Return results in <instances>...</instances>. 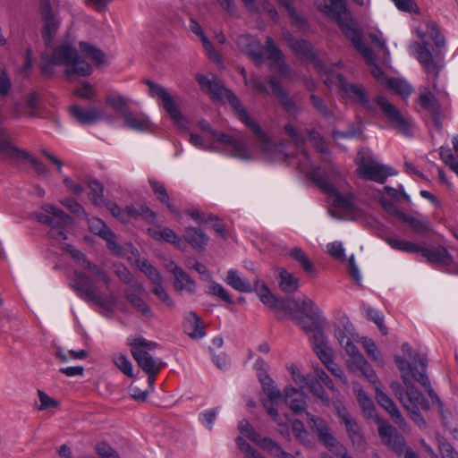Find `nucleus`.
<instances>
[{
    "label": "nucleus",
    "mask_w": 458,
    "mask_h": 458,
    "mask_svg": "<svg viewBox=\"0 0 458 458\" xmlns=\"http://www.w3.org/2000/svg\"><path fill=\"white\" fill-rule=\"evenodd\" d=\"M79 48L80 54L74 39L67 37L53 50L51 57H43L42 70L49 74L55 65L64 66L65 76L72 79L73 75L86 77L93 72V67L86 58H89L97 65L106 63L105 54L89 43L80 42Z\"/></svg>",
    "instance_id": "nucleus-1"
},
{
    "label": "nucleus",
    "mask_w": 458,
    "mask_h": 458,
    "mask_svg": "<svg viewBox=\"0 0 458 458\" xmlns=\"http://www.w3.org/2000/svg\"><path fill=\"white\" fill-rule=\"evenodd\" d=\"M335 407L338 416L344 423L349 437H351L352 443L358 445L359 446L361 445V444L363 443V438L359 432L358 425L355 423V421L352 420L351 416L349 415L348 411L345 410L344 407H343L339 403H335Z\"/></svg>",
    "instance_id": "nucleus-34"
},
{
    "label": "nucleus",
    "mask_w": 458,
    "mask_h": 458,
    "mask_svg": "<svg viewBox=\"0 0 458 458\" xmlns=\"http://www.w3.org/2000/svg\"><path fill=\"white\" fill-rule=\"evenodd\" d=\"M412 31L420 41L411 43L409 52L421 64L428 78L432 76V86L437 89L435 79L443 67L445 38L437 26L430 21L420 22Z\"/></svg>",
    "instance_id": "nucleus-3"
},
{
    "label": "nucleus",
    "mask_w": 458,
    "mask_h": 458,
    "mask_svg": "<svg viewBox=\"0 0 458 458\" xmlns=\"http://www.w3.org/2000/svg\"><path fill=\"white\" fill-rule=\"evenodd\" d=\"M360 343L370 360H375L377 362H383L380 351L378 350L377 346L376 345L375 342L372 339L368 337H362L360 339Z\"/></svg>",
    "instance_id": "nucleus-51"
},
{
    "label": "nucleus",
    "mask_w": 458,
    "mask_h": 458,
    "mask_svg": "<svg viewBox=\"0 0 458 458\" xmlns=\"http://www.w3.org/2000/svg\"><path fill=\"white\" fill-rule=\"evenodd\" d=\"M183 328L192 339H200L206 335L200 318L193 311L185 314Z\"/></svg>",
    "instance_id": "nucleus-35"
},
{
    "label": "nucleus",
    "mask_w": 458,
    "mask_h": 458,
    "mask_svg": "<svg viewBox=\"0 0 458 458\" xmlns=\"http://www.w3.org/2000/svg\"><path fill=\"white\" fill-rule=\"evenodd\" d=\"M189 28L196 36H198L200 38L201 43L209 57L218 61L217 53L214 49L212 44L209 42L208 38L205 36L199 23L195 20L191 19Z\"/></svg>",
    "instance_id": "nucleus-43"
},
{
    "label": "nucleus",
    "mask_w": 458,
    "mask_h": 458,
    "mask_svg": "<svg viewBox=\"0 0 458 458\" xmlns=\"http://www.w3.org/2000/svg\"><path fill=\"white\" fill-rule=\"evenodd\" d=\"M420 369H417L413 368L410 363H406L405 360L400 357L395 358V362L398 369L402 373L404 385L407 387V398L410 408H419L424 406V398L420 391L415 389L413 386H410V378L413 377L420 382L426 389H428V394L432 400H437V394L430 388V383L425 374V369L427 366L426 360L421 357L419 359Z\"/></svg>",
    "instance_id": "nucleus-10"
},
{
    "label": "nucleus",
    "mask_w": 458,
    "mask_h": 458,
    "mask_svg": "<svg viewBox=\"0 0 458 458\" xmlns=\"http://www.w3.org/2000/svg\"><path fill=\"white\" fill-rule=\"evenodd\" d=\"M293 432L301 444L306 446L313 445V439L301 420H294L292 423Z\"/></svg>",
    "instance_id": "nucleus-47"
},
{
    "label": "nucleus",
    "mask_w": 458,
    "mask_h": 458,
    "mask_svg": "<svg viewBox=\"0 0 458 458\" xmlns=\"http://www.w3.org/2000/svg\"><path fill=\"white\" fill-rule=\"evenodd\" d=\"M136 293H126V297L128 301L136 308L141 314L147 318L151 317L152 312L151 309L145 303V301L139 295L143 292V286L135 282L131 286Z\"/></svg>",
    "instance_id": "nucleus-39"
},
{
    "label": "nucleus",
    "mask_w": 458,
    "mask_h": 458,
    "mask_svg": "<svg viewBox=\"0 0 458 458\" xmlns=\"http://www.w3.org/2000/svg\"><path fill=\"white\" fill-rule=\"evenodd\" d=\"M239 49L250 55L256 62H261L264 55L266 58L271 59L279 68L282 73L284 72V64L282 54L270 37L267 38L266 48L260 47L259 42L250 35H242L237 39Z\"/></svg>",
    "instance_id": "nucleus-12"
},
{
    "label": "nucleus",
    "mask_w": 458,
    "mask_h": 458,
    "mask_svg": "<svg viewBox=\"0 0 458 458\" xmlns=\"http://www.w3.org/2000/svg\"><path fill=\"white\" fill-rule=\"evenodd\" d=\"M148 232L151 238L157 242H165L171 243L180 250L185 248V242L183 239L179 236L174 230L168 227H163L159 230L148 229Z\"/></svg>",
    "instance_id": "nucleus-33"
},
{
    "label": "nucleus",
    "mask_w": 458,
    "mask_h": 458,
    "mask_svg": "<svg viewBox=\"0 0 458 458\" xmlns=\"http://www.w3.org/2000/svg\"><path fill=\"white\" fill-rule=\"evenodd\" d=\"M139 269L146 275L153 284V293L167 307H173L174 301L164 286V279L156 267L148 260L139 259L137 261Z\"/></svg>",
    "instance_id": "nucleus-21"
},
{
    "label": "nucleus",
    "mask_w": 458,
    "mask_h": 458,
    "mask_svg": "<svg viewBox=\"0 0 458 458\" xmlns=\"http://www.w3.org/2000/svg\"><path fill=\"white\" fill-rule=\"evenodd\" d=\"M236 444L239 449L245 454L242 458H264L263 455L254 450L242 437H238L236 438Z\"/></svg>",
    "instance_id": "nucleus-61"
},
{
    "label": "nucleus",
    "mask_w": 458,
    "mask_h": 458,
    "mask_svg": "<svg viewBox=\"0 0 458 458\" xmlns=\"http://www.w3.org/2000/svg\"><path fill=\"white\" fill-rule=\"evenodd\" d=\"M395 7L404 13H420L419 6L416 4V3L413 0H391Z\"/></svg>",
    "instance_id": "nucleus-62"
},
{
    "label": "nucleus",
    "mask_w": 458,
    "mask_h": 458,
    "mask_svg": "<svg viewBox=\"0 0 458 458\" xmlns=\"http://www.w3.org/2000/svg\"><path fill=\"white\" fill-rule=\"evenodd\" d=\"M353 391L364 416L369 419H374L378 423V434L382 441L398 454H403L404 458H418L417 455L406 446L403 438L397 434L395 428L376 414L373 401L366 394L361 387L360 386H353Z\"/></svg>",
    "instance_id": "nucleus-8"
},
{
    "label": "nucleus",
    "mask_w": 458,
    "mask_h": 458,
    "mask_svg": "<svg viewBox=\"0 0 458 458\" xmlns=\"http://www.w3.org/2000/svg\"><path fill=\"white\" fill-rule=\"evenodd\" d=\"M38 108V95L34 92L28 95L25 105L14 104L13 116L15 119L22 116H34Z\"/></svg>",
    "instance_id": "nucleus-38"
},
{
    "label": "nucleus",
    "mask_w": 458,
    "mask_h": 458,
    "mask_svg": "<svg viewBox=\"0 0 458 458\" xmlns=\"http://www.w3.org/2000/svg\"><path fill=\"white\" fill-rule=\"evenodd\" d=\"M376 103L380 107L386 121L391 127L398 130L403 134H409L411 128L409 122L401 114L398 109L392 105L385 97L378 96Z\"/></svg>",
    "instance_id": "nucleus-24"
},
{
    "label": "nucleus",
    "mask_w": 458,
    "mask_h": 458,
    "mask_svg": "<svg viewBox=\"0 0 458 458\" xmlns=\"http://www.w3.org/2000/svg\"><path fill=\"white\" fill-rule=\"evenodd\" d=\"M269 84L272 89V93L276 95L280 100V102L290 110L292 106V101L287 97L284 89L277 83V81L274 78H271L269 81Z\"/></svg>",
    "instance_id": "nucleus-59"
},
{
    "label": "nucleus",
    "mask_w": 458,
    "mask_h": 458,
    "mask_svg": "<svg viewBox=\"0 0 458 458\" xmlns=\"http://www.w3.org/2000/svg\"><path fill=\"white\" fill-rule=\"evenodd\" d=\"M307 422L311 430L318 435L319 440L323 442L326 446L333 448L336 445V439L330 433L327 423L323 419L308 412Z\"/></svg>",
    "instance_id": "nucleus-29"
},
{
    "label": "nucleus",
    "mask_w": 458,
    "mask_h": 458,
    "mask_svg": "<svg viewBox=\"0 0 458 458\" xmlns=\"http://www.w3.org/2000/svg\"><path fill=\"white\" fill-rule=\"evenodd\" d=\"M358 174L360 177L383 183L387 177L394 175L393 168L378 163L368 148L359 151L357 156Z\"/></svg>",
    "instance_id": "nucleus-16"
},
{
    "label": "nucleus",
    "mask_w": 458,
    "mask_h": 458,
    "mask_svg": "<svg viewBox=\"0 0 458 458\" xmlns=\"http://www.w3.org/2000/svg\"><path fill=\"white\" fill-rule=\"evenodd\" d=\"M422 254L428 261L433 263H440L448 266L453 262V258L450 256L447 250L443 247L423 250Z\"/></svg>",
    "instance_id": "nucleus-42"
},
{
    "label": "nucleus",
    "mask_w": 458,
    "mask_h": 458,
    "mask_svg": "<svg viewBox=\"0 0 458 458\" xmlns=\"http://www.w3.org/2000/svg\"><path fill=\"white\" fill-rule=\"evenodd\" d=\"M376 198L389 215L405 222H411L410 217L401 212L395 205V201L398 199V191L396 189L386 186L383 188V191H380Z\"/></svg>",
    "instance_id": "nucleus-25"
},
{
    "label": "nucleus",
    "mask_w": 458,
    "mask_h": 458,
    "mask_svg": "<svg viewBox=\"0 0 458 458\" xmlns=\"http://www.w3.org/2000/svg\"><path fill=\"white\" fill-rule=\"evenodd\" d=\"M279 285L285 293H293L299 287V279L292 273L283 269L279 274Z\"/></svg>",
    "instance_id": "nucleus-46"
},
{
    "label": "nucleus",
    "mask_w": 458,
    "mask_h": 458,
    "mask_svg": "<svg viewBox=\"0 0 458 458\" xmlns=\"http://www.w3.org/2000/svg\"><path fill=\"white\" fill-rule=\"evenodd\" d=\"M124 125L133 131L145 132L153 130V123L145 114L127 112L123 114Z\"/></svg>",
    "instance_id": "nucleus-31"
},
{
    "label": "nucleus",
    "mask_w": 458,
    "mask_h": 458,
    "mask_svg": "<svg viewBox=\"0 0 458 458\" xmlns=\"http://www.w3.org/2000/svg\"><path fill=\"white\" fill-rule=\"evenodd\" d=\"M38 396L39 401L38 410L45 411L50 408H55L59 405L57 400L50 397L42 390H38Z\"/></svg>",
    "instance_id": "nucleus-63"
},
{
    "label": "nucleus",
    "mask_w": 458,
    "mask_h": 458,
    "mask_svg": "<svg viewBox=\"0 0 458 458\" xmlns=\"http://www.w3.org/2000/svg\"><path fill=\"white\" fill-rule=\"evenodd\" d=\"M289 256L298 262L307 273L312 275L316 273L314 266L301 249L297 247L292 249L289 251Z\"/></svg>",
    "instance_id": "nucleus-48"
},
{
    "label": "nucleus",
    "mask_w": 458,
    "mask_h": 458,
    "mask_svg": "<svg viewBox=\"0 0 458 458\" xmlns=\"http://www.w3.org/2000/svg\"><path fill=\"white\" fill-rule=\"evenodd\" d=\"M284 402L293 413H301L307 408L306 398L301 389L298 390L293 386H287L284 390Z\"/></svg>",
    "instance_id": "nucleus-32"
},
{
    "label": "nucleus",
    "mask_w": 458,
    "mask_h": 458,
    "mask_svg": "<svg viewBox=\"0 0 458 458\" xmlns=\"http://www.w3.org/2000/svg\"><path fill=\"white\" fill-rule=\"evenodd\" d=\"M96 451L102 458H120L118 453L106 442L98 444Z\"/></svg>",
    "instance_id": "nucleus-64"
},
{
    "label": "nucleus",
    "mask_w": 458,
    "mask_h": 458,
    "mask_svg": "<svg viewBox=\"0 0 458 458\" xmlns=\"http://www.w3.org/2000/svg\"><path fill=\"white\" fill-rule=\"evenodd\" d=\"M318 7L327 15L335 19L344 35L352 42L357 51L371 60V51L361 41L360 32L357 30L354 21L347 11L345 0H324L317 4Z\"/></svg>",
    "instance_id": "nucleus-9"
},
{
    "label": "nucleus",
    "mask_w": 458,
    "mask_h": 458,
    "mask_svg": "<svg viewBox=\"0 0 458 458\" xmlns=\"http://www.w3.org/2000/svg\"><path fill=\"white\" fill-rule=\"evenodd\" d=\"M370 51H372L370 49ZM371 60H369L367 57H364L370 66V72L374 76V78L382 84H386L390 89H392L394 93L400 95L402 98H408L412 92V87L404 80L399 78H390L388 79L384 72L381 71L379 67H377L375 64V55L373 52H371Z\"/></svg>",
    "instance_id": "nucleus-23"
},
{
    "label": "nucleus",
    "mask_w": 458,
    "mask_h": 458,
    "mask_svg": "<svg viewBox=\"0 0 458 458\" xmlns=\"http://www.w3.org/2000/svg\"><path fill=\"white\" fill-rule=\"evenodd\" d=\"M253 290L263 304L277 313L289 314L303 331L308 330L310 324L326 321L320 309L307 296L277 299L267 284L259 281L256 282Z\"/></svg>",
    "instance_id": "nucleus-4"
},
{
    "label": "nucleus",
    "mask_w": 458,
    "mask_h": 458,
    "mask_svg": "<svg viewBox=\"0 0 458 458\" xmlns=\"http://www.w3.org/2000/svg\"><path fill=\"white\" fill-rule=\"evenodd\" d=\"M284 38L291 49L297 55L309 57L311 55L310 44L305 40L294 39L289 32H284Z\"/></svg>",
    "instance_id": "nucleus-45"
},
{
    "label": "nucleus",
    "mask_w": 458,
    "mask_h": 458,
    "mask_svg": "<svg viewBox=\"0 0 458 458\" xmlns=\"http://www.w3.org/2000/svg\"><path fill=\"white\" fill-rule=\"evenodd\" d=\"M126 341L132 357L144 372L158 373L160 371L161 362L148 353L149 351L156 349L155 342L148 341L140 335L129 336Z\"/></svg>",
    "instance_id": "nucleus-14"
},
{
    "label": "nucleus",
    "mask_w": 458,
    "mask_h": 458,
    "mask_svg": "<svg viewBox=\"0 0 458 458\" xmlns=\"http://www.w3.org/2000/svg\"><path fill=\"white\" fill-rule=\"evenodd\" d=\"M167 270L174 275V288L180 293H193L196 291L195 282L175 263L166 265Z\"/></svg>",
    "instance_id": "nucleus-28"
},
{
    "label": "nucleus",
    "mask_w": 458,
    "mask_h": 458,
    "mask_svg": "<svg viewBox=\"0 0 458 458\" xmlns=\"http://www.w3.org/2000/svg\"><path fill=\"white\" fill-rule=\"evenodd\" d=\"M45 20V38L47 42H50L52 37L55 35L59 27H60V20L57 19L54 14L49 16L43 17Z\"/></svg>",
    "instance_id": "nucleus-52"
},
{
    "label": "nucleus",
    "mask_w": 458,
    "mask_h": 458,
    "mask_svg": "<svg viewBox=\"0 0 458 458\" xmlns=\"http://www.w3.org/2000/svg\"><path fill=\"white\" fill-rule=\"evenodd\" d=\"M65 248L75 261L81 264L84 268H87L92 276H96L95 282L82 273L75 271L74 278L70 283L71 287L77 291L80 295L86 296L91 301L98 302V293L100 292L99 285L103 284L107 287L110 283V278L103 270L86 260L84 255L81 251L68 244H65Z\"/></svg>",
    "instance_id": "nucleus-6"
},
{
    "label": "nucleus",
    "mask_w": 458,
    "mask_h": 458,
    "mask_svg": "<svg viewBox=\"0 0 458 458\" xmlns=\"http://www.w3.org/2000/svg\"><path fill=\"white\" fill-rule=\"evenodd\" d=\"M0 154L17 161H27L38 174H47L46 166L29 152L15 148L8 140L5 131L0 126Z\"/></svg>",
    "instance_id": "nucleus-19"
},
{
    "label": "nucleus",
    "mask_w": 458,
    "mask_h": 458,
    "mask_svg": "<svg viewBox=\"0 0 458 458\" xmlns=\"http://www.w3.org/2000/svg\"><path fill=\"white\" fill-rule=\"evenodd\" d=\"M145 83L148 88L149 97L158 101V104L167 112L175 124L184 126L185 119L180 111L176 98L168 89L154 81L148 80Z\"/></svg>",
    "instance_id": "nucleus-18"
},
{
    "label": "nucleus",
    "mask_w": 458,
    "mask_h": 458,
    "mask_svg": "<svg viewBox=\"0 0 458 458\" xmlns=\"http://www.w3.org/2000/svg\"><path fill=\"white\" fill-rule=\"evenodd\" d=\"M183 241L187 242L194 250L201 251L208 243L209 237L199 228L187 227L183 235Z\"/></svg>",
    "instance_id": "nucleus-36"
},
{
    "label": "nucleus",
    "mask_w": 458,
    "mask_h": 458,
    "mask_svg": "<svg viewBox=\"0 0 458 458\" xmlns=\"http://www.w3.org/2000/svg\"><path fill=\"white\" fill-rule=\"evenodd\" d=\"M114 365L126 377H132L133 365L125 353L115 352L111 354Z\"/></svg>",
    "instance_id": "nucleus-44"
},
{
    "label": "nucleus",
    "mask_w": 458,
    "mask_h": 458,
    "mask_svg": "<svg viewBox=\"0 0 458 458\" xmlns=\"http://www.w3.org/2000/svg\"><path fill=\"white\" fill-rule=\"evenodd\" d=\"M286 369L290 373L293 381L300 387V389H303L305 386L308 385V379L304 377L298 367L293 363H289L286 365Z\"/></svg>",
    "instance_id": "nucleus-60"
},
{
    "label": "nucleus",
    "mask_w": 458,
    "mask_h": 458,
    "mask_svg": "<svg viewBox=\"0 0 458 458\" xmlns=\"http://www.w3.org/2000/svg\"><path fill=\"white\" fill-rule=\"evenodd\" d=\"M238 430L241 437H245L254 444L259 440L260 435L255 430L252 425L247 420H242L238 423Z\"/></svg>",
    "instance_id": "nucleus-54"
},
{
    "label": "nucleus",
    "mask_w": 458,
    "mask_h": 458,
    "mask_svg": "<svg viewBox=\"0 0 458 458\" xmlns=\"http://www.w3.org/2000/svg\"><path fill=\"white\" fill-rule=\"evenodd\" d=\"M88 224L91 233L100 236L106 241L108 249L116 255H121L122 250L118 243L115 242V235L102 220L93 217L89 219Z\"/></svg>",
    "instance_id": "nucleus-27"
},
{
    "label": "nucleus",
    "mask_w": 458,
    "mask_h": 458,
    "mask_svg": "<svg viewBox=\"0 0 458 458\" xmlns=\"http://www.w3.org/2000/svg\"><path fill=\"white\" fill-rule=\"evenodd\" d=\"M139 269L146 275L153 284V293L167 307H173L174 301L164 286V279L156 267L148 260L139 259L137 261Z\"/></svg>",
    "instance_id": "nucleus-22"
},
{
    "label": "nucleus",
    "mask_w": 458,
    "mask_h": 458,
    "mask_svg": "<svg viewBox=\"0 0 458 458\" xmlns=\"http://www.w3.org/2000/svg\"><path fill=\"white\" fill-rule=\"evenodd\" d=\"M199 127L205 131H210L214 140L221 142L225 145V149L234 157H238L243 160L251 159L253 157L252 153L249 148L238 140L216 131H213L210 125L206 121L199 122Z\"/></svg>",
    "instance_id": "nucleus-20"
},
{
    "label": "nucleus",
    "mask_w": 458,
    "mask_h": 458,
    "mask_svg": "<svg viewBox=\"0 0 458 458\" xmlns=\"http://www.w3.org/2000/svg\"><path fill=\"white\" fill-rule=\"evenodd\" d=\"M386 242L393 249L404 252H418L420 250L419 245L404 240H399L392 237L385 239Z\"/></svg>",
    "instance_id": "nucleus-50"
},
{
    "label": "nucleus",
    "mask_w": 458,
    "mask_h": 458,
    "mask_svg": "<svg viewBox=\"0 0 458 458\" xmlns=\"http://www.w3.org/2000/svg\"><path fill=\"white\" fill-rule=\"evenodd\" d=\"M106 102L114 110L123 114L127 113L129 99L119 93H111L106 96Z\"/></svg>",
    "instance_id": "nucleus-49"
},
{
    "label": "nucleus",
    "mask_w": 458,
    "mask_h": 458,
    "mask_svg": "<svg viewBox=\"0 0 458 458\" xmlns=\"http://www.w3.org/2000/svg\"><path fill=\"white\" fill-rule=\"evenodd\" d=\"M320 72L328 88H336L343 92L345 98L364 106H369V98L361 86L348 83L342 75L333 70L321 67Z\"/></svg>",
    "instance_id": "nucleus-17"
},
{
    "label": "nucleus",
    "mask_w": 458,
    "mask_h": 458,
    "mask_svg": "<svg viewBox=\"0 0 458 458\" xmlns=\"http://www.w3.org/2000/svg\"><path fill=\"white\" fill-rule=\"evenodd\" d=\"M225 282L238 292L250 293L253 290L250 282L242 277L236 269L228 270Z\"/></svg>",
    "instance_id": "nucleus-40"
},
{
    "label": "nucleus",
    "mask_w": 458,
    "mask_h": 458,
    "mask_svg": "<svg viewBox=\"0 0 458 458\" xmlns=\"http://www.w3.org/2000/svg\"><path fill=\"white\" fill-rule=\"evenodd\" d=\"M297 166L299 170L307 176L312 178L317 184L328 195V201L335 208L350 213L348 218L354 211L353 198L349 191V187L336 186L327 177L321 175L319 168L315 167L310 161L306 152L301 151L298 154Z\"/></svg>",
    "instance_id": "nucleus-5"
},
{
    "label": "nucleus",
    "mask_w": 458,
    "mask_h": 458,
    "mask_svg": "<svg viewBox=\"0 0 458 458\" xmlns=\"http://www.w3.org/2000/svg\"><path fill=\"white\" fill-rule=\"evenodd\" d=\"M369 382L375 387L376 398L378 404L388 412V414L391 416L394 423H396L399 427L403 428L404 426V420L402 417L394 403L379 389L377 377L376 376L375 383L372 381Z\"/></svg>",
    "instance_id": "nucleus-30"
},
{
    "label": "nucleus",
    "mask_w": 458,
    "mask_h": 458,
    "mask_svg": "<svg viewBox=\"0 0 458 458\" xmlns=\"http://www.w3.org/2000/svg\"><path fill=\"white\" fill-rule=\"evenodd\" d=\"M106 208L114 217L123 223H127L131 216H141L148 220L155 219V214L148 207L142 205L139 206L138 208L127 207L126 210L123 211L115 203L108 202Z\"/></svg>",
    "instance_id": "nucleus-26"
},
{
    "label": "nucleus",
    "mask_w": 458,
    "mask_h": 458,
    "mask_svg": "<svg viewBox=\"0 0 458 458\" xmlns=\"http://www.w3.org/2000/svg\"><path fill=\"white\" fill-rule=\"evenodd\" d=\"M196 80L202 90L208 92L213 98L228 102L238 119L257 135L260 141L261 150L267 159L291 162L289 155L284 151V144L271 143L259 125L248 114L240 100L233 92L221 85L214 74L198 73Z\"/></svg>",
    "instance_id": "nucleus-2"
},
{
    "label": "nucleus",
    "mask_w": 458,
    "mask_h": 458,
    "mask_svg": "<svg viewBox=\"0 0 458 458\" xmlns=\"http://www.w3.org/2000/svg\"><path fill=\"white\" fill-rule=\"evenodd\" d=\"M70 113L75 120L83 124H90L102 118L101 112L94 107L83 108L72 106Z\"/></svg>",
    "instance_id": "nucleus-37"
},
{
    "label": "nucleus",
    "mask_w": 458,
    "mask_h": 458,
    "mask_svg": "<svg viewBox=\"0 0 458 458\" xmlns=\"http://www.w3.org/2000/svg\"><path fill=\"white\" fill-rule=\"evenodd\" d=\"M89 187L90 189L89 197L91 201L97 206L102 205L104 203L102 184L98 181H90Z\"/></svg>",
    "instance_id": "nucleus-58"
},
{
    "label": "nucleus",
    "mask_w": 458,
    "mask_h": 458,
    "mask_svg": "<svg viewBox=\"0 0 458 458\" xmlns=\"http://www.w3.org/2000/svg\"><path fill=\"white\" fill-rule=\"evenodd\" d=\"M362 311L367 316V318L372 320L378 327L383 335H386V329L383 325V316L378 310H374L369 305H363Z\"/></svg>",
    "instance_id": "nucleus-55"
},
{
    "label": "nucleus",
    "mask_w": 458,
    "mask_h": 458,
    "mask_svg": "<svg viewBox=\"0 0 458 458\" xmlns=\"http://www.w3.org/2000/svg\"><path fill=\"white\" fill-rule=\"evenodd\" d=\"M259 381L264 393L267 396V399L262 401L264 408L272 420L276 424L279 433L283 437L289 438L290 418L285 413H279V405L282 402L280 391L276 386L275 382L267 375L260 376Z\"/></svg>",
    "instance_id": "nucleus-11"
},
{
    "label": "nucleus",
    "mask_w": 458,
    "mask_h": 458,
    "mask_svg": "<svg viewBox=\"0 0 458 458\" xmlns=\"http://www.w3.org/2000/svg\"><path fill=\"white\" fill-rule=\"evenodd\" d=\"M334 335L339 344L349 356L346 361L349 370L360 371L369 381L375 383L376 372L354 344L357 335L354 332L352 324L348 318H345L340 320L339 325L335 329Z\"/></svg>",
    "instance_id": "nucleus-7"
},
{
    "label": "nucleus",
    "mask_w": 458,
    "mask_h": 458,
    "mask_svg": "<svg viewBox=\"0 0 458 458\" xmlns=\"http://www.w3.org/2000/svg\"><path fill=\"white\" fill-rule=\"evenodd\" d=\"M219 408H213L207 411H204L199 413V420L200 423L208 429H212L214 426V422L219 413Z\"/></svg>",
    "instance_id": "nucleus-57"
},
{
    "label": "nucleus",
    "mask_w": 458,
    "mask_h": 458,
    "mask_svg": "<svg viewBox=\"0 0 458 458\" xmlns=\"http://www.w3.org/2000/svg\"><path fill=\"white\" fill-rule=\"evenodd\" d=\"M324 322H317L310 324L309 329L304 332L309 335L313 350L323 364L334 376L339 377L344 384H346L347 381L344 376L343 370L333 360V350L328 345L321 329V325Z\"/></svg>",
    "instance_id": "nucleus-13"
},
{
    "label": "nucleus",
    "mask_w": 458,
    "mask_h": 458,
    "mask_svg": "<svg viewBox=\"0 0 458 458\" xmlns=\"http://www.w3.org/2000/svg\"><path fill=\"white\" fill-rule=\"evenodd\" d=\"M420 106L431 112L432 114H437L439 107L437 104L435 97L428 91H424L420 96Z\"/></svg>",
    "instance_id": "nucleus-56"
},
{
    "label": "nucleus",
    "mask_w": 458,
    "mask_h": 458,
    "mask_svg": "<svg viewBox=\"0 0 458 458\" xmlns=\"http://www.w3.org/2000/svg\"><path fill=\"white\" fill-rule=\"evenodd\" d=\"M369 38L370 39V42L372 45H374L375 47H377L379 50H382L384 54L386 55V59L384 61V63L389 62V50L386 47V39L383 37L382 32L380 31H371L369 34Z\"/></svg>",
    "instance_id": "nucleus-53"
},
{
    "label": "nucleus",
    "mask_w": 458,
    "mask_h": 458,
    "mask_svg": "<svg viewBox=\"0 0 458 458\" xmlns=\"http://www.w3.org/2000/svg\"><path fill=\"white\" fill-rule=\"evenodd\" d=\"M256 445L276 457L295 458L293 454L285 452L277 442L274 441L270 437H259Z\"/></svg>",
    "instance_id": "nucleus-41"
},
{
    "label": "nucleus",
    "mask_w": 458,
    "mask_h": 458,
    "mask_svg": "<svg viewBox=\"0 0 458 458\" xmlns=\"http://www.w3.org/2000/svg\"><path fill=\"white\" fill-rule=\"evenodd\" d=\"M42 210L44 213H37L35 216L38 221L49 226V236L60 242L65 240V231L72 223L71 217L53 204L43 205Z\"/></svg>",
    "instance_id": "nucleus-15"
}]
</instances>
